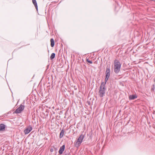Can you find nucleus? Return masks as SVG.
<instances>
[{
    "label": "nucleus",
    "mask_w": 155,
    "mask_h": 155,
    "mask_svg": "<svg viewBox=\"0 0 155 155\" xmlns=\"http://www.w3.org/2000/svg\"><path fill=\"white\" fill-rule=\"evenodd\" d=\"M5 126L4 124H0V131H4L5 130Z\"/></svg>",
    "instance_id": "obj_8"
},
{
    "label": "nucleus",
    "mask_w": 155,
    "mask_h": 155,
    "mask_svg": "<svg viewBox=\"0 0 155 155\" xmlns=\"http://www.w3.org/2000/svg\"><path fill=\"white\" fill-rule=\"evenodd\" d=\"M65 145H63L60 148L58 153L60 154H62L65 149Z\"/></svg>",
    "instance_id": "obj_7"
},
{
    "label": "nucleus",
    "mask_w": 155,
    "mask_h": 155,
    "mask_svg": "<svg viewBox=\"0 0 155 155\" xmlns=\"http://www.w3.org/2000/svg\"><path fill=\"white\" fill-rule=\"evenodd\" d=\"M32 1L33 4L34 5H35V7L36 9H37V10H38V5H37V3L36 0H32Z\"/></svg>",
    "instance_id": "obj_10"
},
{
    "label": "nucleus",
    "mask_w": 155,
    "mask_h": 155,
    "mask_svg": "<svg viewBox=\"0 0 155 155\" xmlns=\"http://www.w3.org/2000/svg\"><path fill=\"white\" fill-rule=\"evenodd\" d=\"M86 61L90 64H92V61L89 60L88 59H86Z\"/></svg>",
    "instance_id": "obj_14"
},
{
    "label": "nucleus",
    "mask_w": 155,
    "mask_h": 155,
    "mask_svg": "<svg viewBox=\"0 0 155 155\" xmlns=\"http://www.w3.org/2000/svg\"><path fill=\"white\" fill-rule=\"evenodd\" d=\"M154 81L155 82V80H154Z\"/></svg>",
    "instance_id": "obj_17"
},
{
    "label": "nucleus",
    "mask_w": 155,
    "mask_h": 155,
    "mask_svg": "<svg viewBox=\"0 0 155 155\" xmlns=\"http://www.w3.org/2000/svg\"><path fill=\"white\" fill-rule=\"evenodd\" d=\"M64 155H67V154H64Z\"/></svg>",
    "instance_id": "obj_15"
},
{
    "label": "nucleus",
    "mask_w": 155,
    "mask_h": 155,
    "mask_svg": "<svg viewBox=\"0 0 155 155\" xmlns=\"http://www.w3.org/2000/svg\"><path fill=\"white\" fill-rule=\"evenodd\" d=\"M114 71L116 73H118L120 70L121 65L117 60L115 59L114 61Z\"/></svg>",
    "instance_id": "obj_2"
},
{
    "label": "nucleus",
    "mask_w": 155,
    "mask_h": 155,
    "mask_svg": "<svg viewBox=\"0 0 155 155\" xmlns=\"http://www.w3.org/2000/svg\"><path fill=\"white\" fill-rule=\"evenodd\" d=\"M64 131L63 130H62L60 133L59 137L60 138H61L63 136L64 134Z\"/></svg>",
    "instance_id": "obj_12"
},
{
    "label": "nucleus",
    "mask_w": 155,
    "mask_h": 155,
    "mask_svg": "<svg viewBox=\"0 0 155 155\" xmlns=\"http://www.w3.org/2000/svg\"><path fill=\"white\" fill-rule=\"evenodd\" d=\"M51 41V47H53L54 46V40L53 38H51L50 40Z\"/></svg>",
    "instance_id": "obj_11"
},
{
    "label": "nucleus",
    "mask_w": 155,
    "mask_h": 155,
    "mask_svg": "<svg viewBox=\"0 0 155 155\" xmlns=\"http://www.w3.org/2000/svg\"><path fill=\"white\" fill-rule=\"evenodd\" d=\"M137 96L136 95H130L129 96V99L130 100H134L137 98Z\"/></svg>",
    "instance_id": "obj_9"
},
{
    "label": "nucleus",
    "mask_w": 155,
    "mask_h": 155,
    "mask_svg": "<svg viewBox=\"0 0 155 155\" xmlns=\"http://www.w3.org/2000/svg\"><path fill=\"white\" fill-rule=\"evenodd\" d=\"M106 89L105 83L104 82H102L99 91V95L101 97H102L104 95Z\"/></svg>",
    "instance_id": "obj_1"
},
{
    "label": "nucleus",
    "mask_w": 155,
    "mask_h": 155,
    "mask_svg": "<svg viewBox=\"0 0 155 155\" xmlns=\"http://www.w3.org/2000/svg\"><path fill=\"white\" fill-rule=\"evenodd\" d=\"M55 53H52L51 54V56H50V58L51 60H52L53 59L55 58Z\"/></svg>",
    "instance_id": "obj_13"
},
{
    "label": "nucleus",
    "mask_w": 155,
    "mask_h": 155,
    "mask_svg": "<svg viewBox=\"0 0 155 155\" xmlns=\"http://www.w3.org/2000/svg\"><path fill=\"white\" fill-rule=\"evenodd\" d=\"M153 1H155V0H153Z\"/></svg>",
    "instance_id": "obj_16"
},
{
    "label": "nucleus",
    "mask_w": 155,
    "mask_h": 155,
    "mask_svg": "<svg viewBox=\"0 0 155 155\" xmlns=\"http://www.w3.org/2000/svg\"><path fill=\"white\" fill-rule=\"evenodd\" d=\"M32 130V127L31 126L28 127L24 130V133L25 134H28Z\"/></svg>",
    "instance_id": "obj_6"
},
{
    "label": "nucleus",
    "mask_w": 155,
    "mask_h": 155,
    "mask_svg": "<svg viewBox=\"0 0 155 155\" xmlns=\"http://www.w3.org/2000/svg\"><path fill=\"white\" fill-rule=\"evenodd\" d=\"M25 106L24 105H21L19 107H18L15 111L14 113L16 114H19L21 113L23 111L25 108Z\"/></svg>",
    "instance_id": "obj_5"
},
{
    "label": "nucleus",
    "mask_w": 155,
    "mask_h": 155,
    "mask_svg": "<svg viewBox=\"0 0 155 155\" xmlns=\"http://www.w3.org/2000/svg\"><path fill=\"white\" fill-rule=\"evenodd\" d=\"M84 137V136L83 135L81 134L80 135L79 137L78 138L77 140L75 143V146L77 147H78L80 146L82 142Z\"/></svg>",
    "instance_id": "obj_3"
},
{
    "label": "nucleus",
    "mask_w": 155,
    "mask_h": 155,
    "mask_svg": "<svg viewBox=\"0 0 155 155\" xmlns=\"http://www.w3.org/2000/svg\"><path fill=\"white\" fill-rule=\"evenodd\" d=\"M110 68H108L107 67L106 68V78L105 80V82L104 83H105V84L108 80L109 77L110 75Z\"/></svg>",
    "instance_id": "obj_4"
}]
</instances>
